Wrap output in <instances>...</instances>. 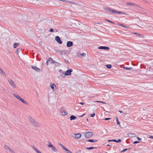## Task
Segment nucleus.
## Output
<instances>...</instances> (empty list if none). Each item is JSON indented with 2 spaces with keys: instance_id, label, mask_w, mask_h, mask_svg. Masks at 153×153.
Segmentation results:
<instances>
[{
  "instance_id": "nucleus-27",
  "label": "nucleus",
  "mask_w": 153,
  "mask_h": 153,
  "mask_svg": "<svg viewBox=\"0 0 153 153\" xmlns=\"http://www.w3.org/2000/svg\"><path fill=\"white\" fill-rule=\"evenodd\" d=\"M116 121L117 122V124L119 125H120V122H119V120H118V119L117 117H116Z\"/></svg>"
},
{
  "instance_id": "nucleus-45",
  "label": "nucleus",
  "mask_w": 153,
  "mask_h": 153,
  "mask_svg": "<svg viewBox=\"0 0 153 153\" xmlns=\"http://www.w3.org/2000/svg\"><path fill=\"white\" fill-rule=\"evenodd\" d=\"M139 142L138 141H135L134 142V144H136L139 143Z\"/></svg>"
},
{
  "instance_id": "nucleus-28",
  "label": "nucleus",
  "mask_w": 153,
  "mask_h": 153,
  "mask_svg": "<svg viewBox=\"0 0 153 153\" xmlns=\"http://www.w3.org/2000/svg\"><path fill=\"white\" fill-rule=\"evenodd\" d=\"M60 53L62 54H65L66 53V51L65 50L62 51H60Z\"/></svg>"
},
{
  "instance_id": "nucleus-50",
  "label": "nucleus",
  "mask_w": 153,
  "mask_h": 153,
  "mask_svg": "<svg viewBox=\"0 0 153 153\" xmlns=\"http://www.w3.org/2000/svg\"><path fill=\"white\" fill-rule=\"evenodd\" d=\"M79 104H80L82 105H83L84 104V103L82 102H80Z\"/></svg>"
},
{
  "instance_id": "nucleus-31",
  "label": "nucleus",
  "mask_w": 153,
  "mask_h": 153,
  "mask_svg": "<svg viewBox=\"0 0 153 153\" xmlns=\"http://www.w3.org/2000/svg\"><path fill=\"white\" fill-rule=\"evenodd\" d=\"M61 114L63 115H65L67 114V113L65 111H63L61 112Z\"/></svg>"
},
{
  "instance_id": "nucleus-53",
  "label": "nucleus",
  "mask_w": 153,
  "mask_h": 153,
  "mask_svg": "<svg viewBox=\"0 0 153 153\" xmlns=\"http://www.w3.org/2000/svg\"><path fill=\"white\" fill-rule=\"evenodd\" d=\"M48 61H47L46 62V64H47V65H48Z\"/></svg>"
},
{
  "instance_id": "nucleus-20",
  "label": "nucleus",
  "mask_w": 153,
  "mask_h": 153,
  "mask_svg": "<svg viewBox=\"0 0 153 153\" xmlns=\"http://www.w3.org/2000/svg\"><path fill=\"white\" fill-rule=\"evenodd\" d=\"M70 120H75L76 118V117L74 115H72L70 116Z\"/></svg>"
},
{
  "instance_id": "nucleus-38",
  "label": "nucleus",
  "mask_w": 153,
  "mask_h": 153,
  "mask_svg": "<svg viewBox=\"0 0 153 153\" xmlns=\"http://www.w3.org/2000/svg\"><path fill=\"white\" fill-rule=\"evenodd\" d=\"M52 64H54L55 65H57L59 64V63L57 62L54 61V62H53Z\"/></svg>"
},
{
  "instance_id": "nucleus-60",
  "label": "nucleus",
  "mask_w": 153,
  "mask_h": 153,
  "mask_svg": "<svg viewBox=\"0 0 153 153\" xmlns=\"http://www.w3.org/2000/svg\"><path fill=\"white\" fill-rule=\"evenodd\" d=\"M65 61L66 62V60L65 59Z\"/></svg>"
},
{
  "instance_id": "nucleus-43",
  "label": "nucleus",
  "mask_w": 153,
  "mask_h": 153,
  "mask_svg": "<svg viewBox=\"0 0 153 153\" xmlns=\"http://www.w3.org/2000/svg\"><path fill=\"white\" fill-rule=\"evenodd\" d=\"M49 31L51 32H53V30L52 28H51L50 30Z\"/></svg>"
},
{
  "instance_id": "nucleus-52",
  "label": "nucleus",
  "mask_w": 153,
  "mask_h": 153,
  "mask_svg": "<svg viewBox=\"0 0 153 153\" xmlns=\"http://www.w3.org/2000/svg\"><path fill=\"white\" fill-rule=\"evenodd\" d=\"M39 43L40 44H41L42 43V42H41V41H40L39 42Z\"/></svg>"
},
{
  "instance_id": "nucleus-8",
  "label": "nucleus",
  "mask_w": 153,
  "mask_h": 153,
  "mask_svg": "<svg viewBox=\"0 0 153 153\" xmlns=\"http://www.w3.org/2000/svg\"><path fill=\"white\" fill-rule=\"evenodd\" d=\"M121 14L122 15H128V14L127 13L120 11L116 10V14Z\"/></svg>"
},
{
  "instance_id": "nucleus-30",
  "label": "nucleus",
  "mask_w": 153,
  "mask_h": 153,
  "mask_svg": "<svg viewBox=\"0 0 153 153\" xmlns=\"http://www.w3.org/2000/svg\"><path fill=\"white\" fill-rule=\"evenodd\" d=\"M59 145L62 147V149H63L65 150V149H66V148H67L65 147V146H64V145L61 143H59Z\"/></svg>"
},
{
  "instance_id": "nucleus-10",
  "label": "nucleus",
  "mask_w": 153,
  "mask_h": 153,
  "mask_svg": "<svg viewBox=\"0 0 153 153\" xmlns=\"http://www.w3.org/2000/svg\"><path fill=\"white\" fill-rule=\"evenodd\" d=\"M73 45V42L71 41H68L67 43V46L68 47H70Z\"/></svg>"
},
{
  "instance_id": "nucleus-33",
  "label": "nucleus",
  "mask_w": 153,
  "mask_h": 153,
  "mask_svg": "<svg viewBox=\"0 0 153 153\" xmlns=\"http://www.w3.org/2000/svg\"><path fill=\"white\" fill-rule=\"evenodd\" d=\"M60 76L64 78L65 76V73H64V72H62V73H61Z\"/></svg>"
},
{
  "instance_id": "nucleus-35",
  "label": "nucleus",
  "mask_w": 153,
  "mask_h": 153,
  "mask_svg": "<svg viewBox=\"0 0 153 153\" xmlns=\"http://www.w3.org/2000/svg\"><path fill=\"white\" fill-rule=\"evenodd\" d=\"M68 3L70 4H77L76 2L72 1H70L68 2Z\"/></svg>"
},
{
  "instance_id": "nucleus-51",
  "label": "nucleus",
  "mask_w": 153,
  "mask_h": 153,
  "mask_svg": "<svg viewBox=\"0 0 153 153\" xmlns=\"http://www.w3.org/2000/svg\"><path fill=\"white\" fill-rule=\"evenodd\" d=\"M65 1V2H66V3H68V2L69 1Z\"/></svg>"
},
{
  "instance_id": "nucleus-55",
  "label": "nucleus",
  "mask_w": 153,
  "mask_h": 153,
  "mask_svg": "<svg viewBox=\"0 0 153 153\" xmlns=\"http://www.w3.org/2000/svg\"><path fill=\"white\" fill-rule=\"evenodd\" d=\"M61 1H63V2H65V0H61Z\"/></svg>"
},
{
  "instance_id": "nucleus-34",
  "label": "nucleus",
  "mask_w": 153,
  "mask_h": 153,
  "mask_svg": "<svg viewBox=\"0 0 153 153\" xmlns=\"http://www.w3.org/2000/svg\"><path fill=\"white\" fill-rule=\"evenodd\" d=\"M65 151L67 152L68 153H72V152H71V151H70V150H69L68 149H67V148H66V149H65Z\"/></svg>"
},
{
  "instance_id": "nucleus-12",
  "label": "nucleus",
  "mask_w": 153,
  "mask_h": 153,
  "mask_svg": "<svg viewBox=\"0 0 153 153\" xmlns=\"http://www.w3.org/2000/svg\"><path fill=\"white\" fill-rule=\"evenodd\" d=\"M4 148L7 150H9L10 152H12V153H15L7 145H5L4 146Z\"/></svg>"
},
{
  "instance_id": "nucleus-44",
  "label": "nucleus",
  "mask_w": 153,
  "mask_h": 153,
  "mask_svg": "<svg viewBox=\"0 0 153 153\" xmlns=\"http://www.w3.org/2000/svg\"><path fill=\"white\" fill-rule=\"evenodd\" d=\"M59 71L60 73H62V72H63L62 71V70H61V69H60V70H59Z\"/></svg>"
},
{
  "instance_id": "nucleus-22",
  "label": "nucleus",
  "mask_w": 153,
  "mask_h": 153,
  "mask_svg": "<svg viewBox=\"0 0 153 153\" xmlns=\"http://www.w3.org/2000/svg\"><path fill=\"white\" fill-rule=\"evenodd\" d=\"M51 87L52 89L54 90L55 88H56V86L54 83H51Z\"/></svg>"
},
{
  "instance_id": "nucleus-25",
  "label": "nucleus",
  "mask_w": 153,
  "mask_h": 153,
  "mask_svg": "<svg viewBox=\"0 0 153 153\" xmlns=\"http://www.w3.org/2000/svg\"><path fill=\"white\" fill-rule=\"evenodd\" d=\"M21 51V49L20 48H18L17 49L16 52L17 54H19V52H20Z\"/></svg>"
},
{
  "instance_id": "nucleus-29",
  "label": "nucleus",
  "mask_w": 153,
  "mask_h": 153,
  "mask_svg": "<svg viewBox=\"0 0 153 153\" xmlns=\"http://www.w3.org/2000/svg\"><path fill=\"white\" fill-rule=\"evenodd\" d=\"M123 68L124 69H126L127 70H130L132 69V68L130 67V68H127V67H123Z\"/></svg>"
},
{
  "instance_id": "nucleus-6",
  "label": "nucleus",
  "mask_w": 153,
  "mask_h": 153,
  "mask_svg": "<svg viewBox=\"0 0 153 153\" xmlns=\"http://www.w3.org/2000/svg\"><path fill=\"white\" fill-rule=\"evenodd\" d=\"M72 69H70L67 70L65 72V76L66 75L68 76L71 75V73L72 72Z\"/></svg>"
},
{
  "instance_id": "nucleus-61",
  "label": "nucleus",
  "mask_w": 153,
  "mask_h": 153,
  "mask_svg": "<svg viewBox=\"0 0 153 153\" xmlns=\"http://www.w3.org/2000/svg\"><path fill=\"white\" fill-rule=\"evenodd\" d=\"M4 91H5V89H4Z\"/></svg>"
},
{
  "instance_id": "nucleus-3",
  "label": "nucleus",
  "mask_w": 153,
  "mask_h": 153,
  "mask_svg": "<svg viewBox=\"0 0 153 153\" xmlns=\"http://www.w3.org/2000/svg\"><path fill=\"white\" fill-rule=\"evenodd\" d=\"M48 147L49 148H51L53 151L54 152H57V149L52 145L51 143L50 142H48Z\"/></svg>"
},
{
  "instance_id": "nucleus-57",
  "label": "nucleus",
  "mask_w": 153,
  "mask_h": 153,
  "mask_svg": "<svg viewBox=\"0 0 153 153\" xmlns=\"http://www.w3.org/2000/svg\"><path fill=\"white\" fill-rule=\"evenodd\" d=\"M86 120L88 121V118L86 119Z\"/></svg>"
},
{
  "instance_id": "nucleus-49",
  "label": "nucleus",
  "mask_w": 153,
  "mask_h": 153,
  "mask_svg": "<svg viewBox=\"0 0 153 153\" xmlns=\"http://www.w3.org/2000/svg\"><path fill=\"white\" fill-rule=\"evenodd\" d=\"M85 115V114H84L82 115H80V116H79V117H82L83 116Z\"/></svg>"
},
{
  "instance_id": "nucleus-7",
  "label": "nucleus",
  "mask_w": 153,
  "mask_h": 153,
  "mask_svg": "<svg viewBox=\"0 0 153 153\" xmlns=\"http://www.w3.org/2000/svg\"><path fill=\"white\" fill-rule=\"evenodd\" d=\"M55 40L59 44H61L62 43V41H61L60 38L59 36H56L55 37Z\"/></svg>"
},
{
  "instance_id": "nucleus-5",
  "label": "nucleus",
  "mask_w": 153,
  "mask_h": 153,
  "mask_svg": "<svg viewBox=\"0 0 153 153\" xmlns=\"http://www.w3.org/2000/svg\"><path fill=\"white\" fill-rule=\"evenodd\" d=\"M93 135V133L91 132H88L85 134V136L87 138H89L91 137Z\"/></svg>"
},
{
  "instance_id": "nucleus-15",
  "label": "nucleus",
  "mask_w": 153,
  "mask_h": 153,
  "mask_svg": "<svg viewBox=\"0 0 153 153\" xmlns=\"http://www.w3.org/2000/svg\"><path fill=\"white\" fill-rule=\"evenodd\" d=\"M0 73H1L3 76H6V74L5 73L1 68H0Z\"/></svg>"
},
{
  "instance_id": "nucleus-42",
  "label": "nucleus",
  "mask_w": 153,
  "mask_h": 153,
  "mask_svg": "<svg viewBox=\"0 0 153 153\" xmlns=\"http://www.w3.org/2000/svg\"><path fill=\"white\" fill-rule=\"evenodd\" d=\"M81 55L82 56H85L86 55V54L84 53H82Z\"/></svg>"
},
{
  "instance_id": "nucleus-17",
  "label": "nucleus",
  "mask_w": 153,
  "mask_h": 153,
  "mask_svg": "<svg viewBox=\"0 0 153 153\" xmlns=\"http://www.w3.org/2000/svg\"><path fill=\"white\" fill-rule=\"evenodd\" d=\"M32 148L37 153H42L39 151L37 150V149L34 146H33Z\"/></svg>"
},
{
  "instance_id": "nucleus-4",
  "label": "nucleus",
  "mask_w": 153,
  "mask_h": 153,
  "mask_svg": "<svg viewBox=\"0 0 153 153\" xmlns=\"http://www.w3.org/2000/svg\"><path fill=\"white\" fill-rule=\"evenodd\" d=\"M8 81L13 88L14 89L16 88V85L13 81L11 79H8Z\"/></svg>"
},
{
  "instance_id": "nucleus-56",
  "label": "nucleus",
  "mask_w": 153,
  "mask_h": 153,
  "mask_svg": "<svg viewBox=\"0 0 153 153\" xmlns=\"http://www.w3.org/2000/svg\"><path fill=\"white\" fill-rule=\"evenodd\" d=\"M107 146H110V145L109 144H108V145H107Z\"/></svg>"
},
{
  "instance_id": "nucleus-9",
  "label": "nucleus",
  "mask_w": 153,
  "mask_h": 153,
  "mask_svg": "<svg viewBox=\"0 0 153 153\" xmlns=\"http://www.w3.org/2000/svg\"><path fill=\"white\" fill-rule=\"evenodd\" d=\"M98 49H104V50H109L110 49L109 48L105 47V46H101L98 48Z\"/></svg>"
},
{
  "instance_id": "nucleus-23",
  "label": "nucleus",
  "mask_w": 153,
  "mask_h": 153,
  "mask_svg": "<svg viewBox=\"0 0 153 153\" xmlns=\"http://www.w3.org/2000/svg\"><path fill=\"white\" fill-rule=\"evenodd\" d=\"M118 25H119V26H122V27H124V28H127L128 27L127 26H126L124 25H123L122 24H120L119 23H118Z\"/></svg>"
},
{
  "instance_id": "nucleus-19",
  "label": "nucleus",
  "mask_w": 153,
  "mask_h": 153,
  "mask_svg": "<svg viewBox=\"0 0 153 153\" xmlns=\"http://www.w3.org/2000/svg\"><path fill=\"white\" fill-rule=\"evenodd\" d=\"M13 95H14L17 99H18L19 100H20L22 98L19 96V95L16 94H13Z\"/></svg>"
},
{
  "instance_id": "nucleus-11",
  "label": "nucleus",
  "mask_w": 153,
  "mask_h": 153,
  "mask_svg": "<svg viewBox=\"0 0 153 153\" xmlns=\"http://www.w3.org/2000/svg\"><path fill=\"white\" fill-rule=\"evenodd\" d=\"M74 138L76 139L79 138L81 137V134L79 133H77L74 134Z\"/></svg>"
},
{
  "instance_id": "nucleus-36",
  "label": "nucleus",
  "mask_w": 153,
  "mask_h": 153,
  "mask_svg": "<svg viewBox=\"0 0 153 153\" xmlns=\"http://www.w3.org/2000/svg\"><path fill=\"white\" fill-rule=\"evenodd\" d=\"M96 148V147H90L86 148V149L90 150V149H94Z\"/></svg>"
},
{
  "instance_id": "nucleus-14",
  "label": "nucleus",
  "mask_w": 153,
  "mask_h": 153,
  "mask_svg": "<svg viewBox=\"0 0 153 153\" xmlns=\"http://www.w3.org/2000/svg\"><path fill=\"white\" fill-rule=\"evenodd\" d=\"M108 142L113 141V142H115L119 143V142H121V140L120 139H119L118 140H116L114 139V140H108Z\"/></svg>"
},
{
  "instance_id": "nucleus-48",
  "label": "nucleus",
  "mask_w": 153,
  "mask_h": 153,
  "mask_svg": "<svg viewBox=\"0 0 153 153\" xmlns=\"http://www.w3.org/2000/svg\"><path fill=\"white\" fill-rule=\"evenodd\" d=\"M134 34H135L137 36H139V35H140V34H139L138 33H134ZM140 35H141L140 34Z\"/></svg>"
},
{
  "instance_id": "nucleus-58",
  "label": "nucleus",
  "mask_w": 153,
  "mask_h": 153,
  "mask_svg": "<svg viewBox=\"0 0 153 153\" xmlns=\"http://www.w3.org/2000/svg\"><path fill=\"white\" fill-rule=\"evenodd\" d=\"M151 137H152V138H153V136H151Z\"/></svg>"
},
{
  "instance_id": "nucleus-16",
  "label": "nucleus",
  "mask_w": 153,
  "mask_h": 153,
  "mask_svg": "<svg viewBox=\"0 0 153 153\" xmlns=\"http://www.w3.org/2000/svg\"><path fill=\"white\" fill-rule=\"evenodd\" d=\"M127 5H130L131 6H134L136 5V4L133 3L128 2L126 3Z\"/></svg>"
},
{
  "instance_id": "nucleus-59",
  "label": "nucleus",
  "mask_w": 153,
  "mask_h": 153,
  "mask_svg": "<svg viewBox=\"0 0 153 153\" xmlns=\"http://www.w3.org/2000/svg\"><path fill=\"white\" fill-rule=\"evenodd\" d=\"M58 30H56V32H58Z\"/></svg>"
},
{
  "instance_id": "nucleus-47",
  "label": "nucleus",
  "mask_w": 153,
  "mask_h": 153,
  "mask_svg": "<svg viewBox=\"0 0 153 153\" xmlns=\"http://www.w3.org/2000/svg\"><path fill=\"white\" fill-rule=\"evenodd\" d=\"M110 119V118H105L104 119V120H109Z\"/></svg>"
},
{
  "instance_id": "nucleus-37",
  "label": "nucleus",
  "mask_w": 153,
  "mask_h": 153,
  "mask_svg": "<svg viewBox=\"0 0 153 153\" xmlns=\"http://www.w3.org/2000/svg\"><path fill=\"white\" fill-rule=\"evenodd\" d=\"M94 102H101V103H102L103 104H106V103L105 102H102V101H94Z\"/></svg>"
},
{
  "instance_id": "nucleus-1",
  "label": "nucleus",
  "mask_w": 153,
  "mask_h": 153,
  "mask_svg": "<svg viewBox=\"0 0 153 153\" xmlns=\"http://www.w3.org/2000/svg\"><path fill=\"white\" fill-rule=\"evenodd\" d=\"M28 119L33 126L36 128L39 127V125L38 123L31 117L30 116L28 117Z\"/></svg>"
},
{
  "instance_id": "nucleus-13",
  "label": "nucleus",
  "mask_w": 153,
  "mask_h": 153,
  "mask_svg": "<svg viewBox=\"0 0 153 153\" xmlns=\"http://www.w3.org/2000/svg\"><path fill=\"white\" fill-rule=\"evenodd\" d=\"M32 67L34 70H36V71L37 72H39L40 71V69L39 68H37L36 66H32Z\"/></svg>"
},
{
  "instance_id": "nucleus-26",
  "label": "nucleus",
  "mask_w": 153,
  "mask_h": 153,
  "mask_svg": "<svg viewBox=\"0 0 153 153\" xmlns=\"http://www.w3.org/2000/svg\"><path fill=\"white\" fill-rule=\"evenodd\" d=\"M19 45V44L18 43H15L14 44L13 47L14 48H16Z\"/></svg>"
},
{
  "instance_id": "nucleus-40",
  "label": "nucleus",
  "mask_w": 153,
  "mask_h": 153,
  "mask_svg": "<svg viewBox=\"0 0 153 153\" xmlns=\"http://www.w3.org/2000/svg\"><path fill=\"white\" fill-rule=\"evenodd\" d=\"M127 150H128L127 149H124L123 150L121 151V152H125V151H126Z\"/></svg>"
},
{
  "instance_id": "nucleus-24",
  "label": "nucleus",
  "mask_w": 153,
  "mask_h": 153,
  "mask_svg": "<svg viewBox=\"0 0 153 153\" xmlns=\"http://www.w3.org/2000/svg\"><path fill=\"white\" fill-rule=\"evenodd\" d=\"M97 140H95L94 139H90L88 140V142H95L97 141Z\"/></svg>"
},
{
  "instance_id": "nucleus-18",
  "label": "nucleus",
  "mask_w": 153,
  "mask_h": 153,
  "mask_svg": "<svg viewBox=\"0 0 153 153\" xmlns=\"http://www.w3.org/2000/svg\"><path fill=\"white\" fill-rule=\"evenodd\" d=\"M48 61V62H49L51 64H52L53 63V62H54V60H53L51 58H49Z\"/></svg>"
},
{
  "instance_id": "nucleus-2",
  "label": "nucleus",
  "mask_w": 153,
  "mask_h": 153,
  "mask_svg": "<svg viewBox=\"0 0 153 153\" xmlns=\"http://www.w3.org/2000/svg\"><path fill=\"white\" fill-rule=\"evenodd\" d=\"M104 10L107 12L110 13H113L116 14V10L110 8L108 7H105L104 8Z\"/></svg>"
},
{
  "instance_id": "nucleus-32",
  "label": "nucleus",
  "mask_w": 153,
  "mask_h": 153,
  "mask_svg": "<svg viewBox=\"0 0 153 153\" xmlns=\"http://www.w3.org/2000/svg\"><path fill=\"white\" fill-rule=\"evenodd\" d=\"M106 67L109 69H110L111 67V65H106Z\"/></svg>"
},
{
  "instance_id": "nucleus-54",
  "label": "nucleus",
  "mask_w": 153,
  "mask_h": 153,
  "mask_svg": "<svg viewBox=\"0 0 153 153\" xmlns=\"http://www.w3.org/2000/svg\"><path fill=\"white\" fill-rule=\"evenodd\" d=\"M119 111L120 112V113H122V111Z\"/></svg>"
},
{
  "instance_id": "nucleus-21",
  "label": "nucleus",
  "mask_w": 153,
  "mask_h": 153,
  "mask_svg": "<svg viewBox=\"0 0 153 153\" xmlns=\"http://www.w3.org/2000/svg\"><path fill=\"white\" fill-rule=\"evenodd\" d=\"M22 102H23L24 104L28 105V103L26 101H25L22 98L21 100H20Z\"/></svg>"
},
{
  "instance_id": "nucleus-39",
  "label": "nucleus",
  "mask_w": 153,
  "mask_h": 153,
  "mask_svg": "<svg viewBox=\"0 0 153 153\" xmlns=\"http://www.w3.org/2000/svg\"><path fill=\"white\" fill-rule=\"evenodd\" d=\"M105 20H106V21L108 22H109L111 23H112V24H114V23L112 22L111 21H110L109 20H107V19H106Z\"/></svg>"
},
{
  "instance_id": "nucleus-41",
  "label": "nucleus",
  "mask_w": 153,
  "mask_h": 153,
  "mask_svg": "<svg viewBox=\"0 0 153 153\" xmlns=\"http://www.w3.org/2000/svg\"><path fill=\"white\" fill-rule=\"evenodd\" d=\"M95 115V114L94 113H93L92 114H91V117H94Z\"/></svg>"
},
{
  "instance_id": "nucleus-46",
  "label": "nucleus",
  "mask_w": 153,
  "mask_h": 153,
  "mask_svg": "<svg viewBox=\"0 0 153 153\" xmlns=\"http://www.w3.org/2000/svg\"><path fill=\"white\" fill-rule=\"evenodd\" d=\"M137 138L138 140L139 141H140L142 139L141 138H139V137H137Z\"/></svg>"
}]
</instances>
